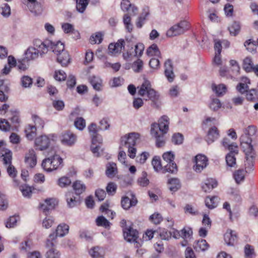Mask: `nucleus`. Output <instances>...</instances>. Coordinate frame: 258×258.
<instances>
[{"instance_id":"obj_38","label":"nucleus","mask_w":258,"mask_h":258,"mask_svg":"<svg viewBox=\"0 0 258 258\" xmlns=\"http://www.w3.org/2000/svg\"><path fill=\"white\" fill-rule=\"evenodd\" d=\"M218 198L217 197H212L210 198L207 197L205 199L206 206L209 209H212L217 206Z\"/></svg>"},{"instance_id":"obj_26","label":"nucleus","mask_w":258,"mask_h":258,"mask_svg":"<svg viewBox=\"0 0 258 258\" xmlns=\"http://www.w3.org/2000/svg\"><path fill=\"white\" fill-rule=\"evenodd\" d=\"M89 253L92 258H103L104 254L103 248L98 246L92 247Z\"/></svg>"},{"instance_id":"obj_29","label":"nucleus","mask_w":258,"mask_h":258,"mask_svg":"<svg viewBox=\"0 0 258 258\" xmlns=\"http://www.w3.org/2000/svg\"><path fill=\"white\" fill-rule=\"evenodd\" d=\"M25 132L26 138L29 140H32L36 135V126L28 124L25 127Z\"/></svg>"},{"instance_id":"obj_61","label":"nucleus","mask_w":258,"mask_h":258,"mask_svg":"<svg viewBox=\"0 0 258 258\" xmlns=\"http://www.w3.org/2000/svg\"><path fill=\"white\" fill-rule=\"evenodd\" d=\"M54 223V219L51 216L46 217L42 222V226L46 229L49 228Z\"/></svg>"},{"instance_id":"obj_54","label":"nucleus","mask_w":258,"mask_h":258,"mask_svg":"<svg viewBox=\"0 0 258 258\" xmlns=\"http://www.w3.org/2000/svg\"><path fill=\"white\" fill-rule=\"evenodd\" d=\"M178 236H180L184 239L189 238L192 233V230L190 228H183L180 231H176Z\"/></svg>"},{"instance_id":"obj_11","label":"nucleus","mask_w":258,"mask_h":258,"mask_svg":"<svg viewBox=\"0 0 258 258\" xmlns=\"http://www.w3.org/2000/svg\"><path fill=\"white\" fill-rule=\"evenodd\" d=\"M124 239L128 242H136L138 237V232L131 226L126 227L123 229Z\"/></svg>"},{"instance_id":"obj_35","label":"nucleus","mask_w":258,"mask_h":258,"mask_svg":"<svg viewBox=\"0 0 258 258\" xmlns=\"http://www.w3.org/2000/svg\"><path fill=\"white\" fill-rule=\"evenodd\" d=\"M254 64L251 57H246L243 60L242 68L246 72H251Z\"/></svg>"},{"instance_id":"obj_5","label":"nucleus","mask_w":258,"mask_h":258,"mask_svg":"<svg viewBox=\"0 0 258 258\" xmlns=\"http://www.w3.org/2000/svg\"><path fill=\"white\" fill-rule=\"evenodd\" d=\"M162 158L166 162L163 167V173H176L178 169L176 163L174 162V155L173 153L171 151L164 153L162 155Z\"/></svg>"},{"instance_id":"obj_46","label":"nucleus","mask_w":258,"mask_h":258,"mask_svg":"<svg viewBox=\"0 0 258 258\" xmlns=\"http://www.w3.org/2000/svg\"><path fill=\"white\" fill-rule=\"evenodd\" d=\"M144 50V45L143 43H139L134 46V52L132 54L134 56L140 57Z\"/></svg>"},{"instance_id":"obj_49","label":"nucleus","mask_w":258,"mask_h":258,"mask_svg":"<svg viewBox=\"0 0 258 258\" xmlns=\"http://www.w3.org/2000/svg\"><path fill=\"white\" fill-rule=\"evenodd\" d=\"M152 164L155 171H159L162 170V173H163V167L162 166L159 157H155L153 158L152 161Z\"/></svg>"},{"instance_id":"obj_36","label":"nucleus","mask_w":258,"mask_h":258,"mask_svg":"<svg viewBox=\"0 0 258 258\" xmlns=\"http://www.w3.org/2000/svg\"><path fill=\"white\" fill-rule=\"evenodd\" d=\"M149 15V10L148 8L143 9V13L138 18V21L137 22L136 25L138 28H141L144 24V21L146 20Z\"/></svg>"},{"instance_id":"obj_17","label":"nucleus","mask_w":258,"mask_h":258,"mask_svg":"<svg viewBox=\"0 0 258 258\" xmlns=\"http://www.w3.org/2000/svg\"><path fill=\"white\" fill-rule=\"evenodd\" d=\"M164 68V74L166 77L170 82H172L174 79L175 75L173 71L172 63L170 59H168L165 62Z\"/></svg>"},{"instance_id":"obj_27","label":"nucleus","mask_w":258,"mask_h":258,"mask_svg":"<svg viewBox=\"0 0 258 258\" xmlns=\"http://www.w3.org/2000/svg\"><path fill=\"white\" fill-rule=\"evenodd\" d=\"M49 49L52 50L54 54L57 55L63 51H65L64 45L63 43L60 41H57L56 43L51 41V44Z\"/></svg>"},{"instance_id":"obj_31","label":"nucleus","mask_w":258,"mask_h":258,"mask_svg":"<svg viewBox=\"0 0 258 258\" xmlns=\"http://www.w3.org/2000/svg\"><path fill=\"white\" fill-rule=\"evenodd\" d=\"M39 53L34 47H29L25 52L26 59L27 60L34 59L38 57Z\"/></svg>"},{"instance_id":"obj_64","label":"nucleus","mask_w":258,"mask_h":258,"mask_svg":"<svg viewBox=\"0 0 258 258\" xmlns=\"http://www.w3.org/2000/svg\"><path fill=\"white\" fill-rule=\"evenodd\" d=\"M18 219V217L15 216L10 217L6 224V226L9 228L14 227L16 225Z\"/></svg>"},{"instance_id":"obj_16","label":"nucleus","mask_w":258,"mask_h":258,"mask_svg":"<svg viewBox=\"0 0 258 258\" xmlns=\"http://www.w3.org/2000/svg\"><path fill=\"white\" fill-rule=\"evenodd\" d=\"M120 7L123 11L128 12L131 16H134L137 14V8L132 5L128 0H122L121 2Z\"/></svg>"},{"instance_id":"obj_20","label":"nucleus","mask_w":258,"mask_h":258,"mask_svg":"<svg viewBox=\"0 0 258 258\" xmlns=\"http://www.w3.org/2000/svg\"><path fill=\"white\" fill-rule=\"evenodd\" d=\"M66 200L69 207L73 208L80 204V197L75 196L72 192H68L66 195Z\"/></svg>"},{"instance_id":"obj_42","label":"nucleus","mask_w":258,"mask_h":258,"mask_svg":"<svg viewBox=\"0 0 258 258\" xmlns=\"http://www.w3.org/2000/svg\"><path fill=\"white\" fill-rule=\"evenodd\" d=\"M73 188L77 195L83 193L86 189L85 184H83L80 181H76L73 183Z\"/></svg>"},{"instance_id":"obj_32","label":"nucleus","mask_w":258,"mask_h":258,"mask_svg":"<svg viewBox=\"0 0 258 258\" xmlns=\"http://www.w3.org/2000/svg\"><path fill=\"white\" fill-rule=\"evenodd\" d=\"M242 81L243 83H240L237 86V90L241 94H243L245 92H247L248 89V86L247 83H250L249 80L247 78H242Z\"/></svg>"},{"instance_id":"obj_25","label":"nucleus","mask_w":258,"mask_h":258,"mask_svg":"<svg viewBox=\"0 0 258 258\" xmlns=\"http://www.w3.org/2000/svg\"><path fill=\"white\" fill-rule=\"evenodd\" d=\"M167 184L169 189L172 192L178 190L181 187L180 180L177 178H171L168 180Z\"/></svg>"},{"instance_id":"obj_9","label":"nucleus","mask_w":258,"mask_h":258,"mask_svg":"<svg viewBox=\"0 0 258 258\" xmlns=\"http://www.w3.org/2000/svg\"><path fill=\"white\" fill-rule=\"evenodd\" d=\"M194 163L195 164L193 166L194 170L196 172L200 173L207 166L208 159L206 156L199 154L195 156Z\"/></svg>"},{"instance_id":"obj_13","label":"nucleus","mask_w":258,"mask_h":258,"mask_svg":"<svg viewBox=\"0 0 258 258\" xmlns=\"http://www.w3.org/2000/svg\"><path fill=\"white\" fill-rule=\"evenodd\" d=\"M88 130L90 136L92 138V144L95 145L97 143H102V139L97 133V125L94 123H92L88 126Z\"/></svg>"},{"instance_id":"obj_63","label":"nucleus","mask_w":258,"mask_h":258,"mask_svg":"<svg viewBox=\"0 0 258 258\" xmlns=\"http://www.w3.org/2000/svg\"><path fill=\"white\" fill-rule=\"evenodd\" d=\"M221 107V103L220 100L217 98L213 99L210 104V108L214 111L218 110Z\"/></svg>"},{"instance_id":"obj_48","label":"nucleus","mask_w":258,"mask_h":258,"mask_svg":"<svg viewBox=\"0 0 258 258\" xmlns=\"http://www.w3.org/2000/svg\"><path fill=\"white\" fill-rule=\"evenodd\" d=\"M230 34L236 36L240 31V26L239 22H234L228 28Z\"/></svg>"},{"instance_id":"obj_41","label":"nucleus","mask_w":258,"mask_h":258,"mask_svg":"<svg viewBox=\"0 0 258 258\" xmlns=\"http://www.w3.org/2000/svg\"><path fill=\"white\" fill-rule=\"evenodd\" d=\"M50 247L46 253V258H60V252L53 246Z\"/></svg>"},{"instance_id":"obj_15","label":"nucleus","mask_w":258,"mask_h":258,"mask_svg":"<svg viewBox=\"0 0 258 258\" xmlns=\"http://www.w3.org/2000/svg\"><path fill=\"white\" fill-rule=\"evenodd\" d=\"M224 240L228 245H234L237 241L236 232L231 229H228L224 234Z\"/></svg>"},{"instance_id":"obj_37","label":"nucleus","mask_w":258,"mask_h":258,"mask_svg":"<svg viewBox=\"0 0 258 258\" xmlns=\"http://www.w3.org/2000/svg\"><path fill=\"white\" fill-rule=\"evenodd\" d=\"M61 28L65 33L68 34L70 33H76L77 34V38H79L80 37L79 33L78 31H75L73 25L68 23H63L61 25Z\"/></svg>"},{"instance_id":"obj_44","label":"nucleus","mask_w":258,"mask_h":258,"mask_svg":"<svg viewBox=\"0 0 258 258\" xmlns=\"http://www.w3.org/2000/svg\"><path fill=\"white\" fill-rule=\"evenodd\" d=\"M123 22L126 30L131 32L133 29V25L131 23V18L128 14H125L123 17Z\"/></svg>"},{"instance_id":"obj_24","label":"nucleus","mask_w":258,"mask_h":258,"mask_svg":"<svg viewBox=\"0 0 258 258\" xmlns=\"http://www.w3.org/2000/svg\"><path fill=\"white\" fill-rule=\"evenodd\" d=\"M133 197L132 199H130L127 197H124L122 198L121 204L122 207L125 210L128 209L132 206H135L137 203V200L134 198V196L131 194Z\"/></svg>"},{"instance_id":"obj_60","label":"nucleus","mask_w":258,"mask_h":258,"mask_svg":"<svg viewBox=\"0 0 258 258\" xmlns=\"http://www.w3.org/2000/svg\"><path fill=\"white\" fill-rule=\"evenodd\" d=\"M143 62L140 59H138L137 61H135L132 66L133 69L135 72H140L143 69Z\"/></svg>"},{"instance_id":"obj_28","label":"nucleus","mask_w":258,"mask_h":258,"mask_svg":"<svg viewBox=\"0 0 258 258\" xmlns=\"http://www.w3.org/2000/svg\"><path fill=\"white\" fill-rule=\"evenodd\" d=\"M209 245L205 239H200L195 242L194 244V248L197 251H205L207 250Z\"/></svg>"},{"instance_id":"obj_52","label":"nucleus","mask_w":258,"mask_h":258,"mask_svg":"<svg viewBox=\"0 0 258 258\" xmlns=\"http://www.w3.org/2000/svg\"><path fill=\"white\" fill-rule=\"evenodd\" d=\"M74 125L77 129L82 131L86 126V121L83 117H77L74 122Z\"/></svg>"},{"instance_id":"obj_21","label":"nucleus","mask_w":258,"mask_h":258,"mask_svg":"<svg viewBox=\"0 0 258 258\" xmlns=\"http://www.w3.org/2000/svg\"><path fill=\"white\" fill-rule=\"evenodd\" d=\"M219 137V132L216 126L211 127L208 132L206 141L210 144L214 142Z\"/></svg>"},{"instance_id":"obj_10","label":"nucleus","mask_w":258,"mask_h":258,"mask_svg":"<svg viewBox=\"0 0 258 258\" xmlns=\"http://www.w3.org/2000/svg\"><path fill=\"white\" fill-rule=\"evenodd\" d=\"M34 47L37 49L40 54H43L47 52L51 44V41L49 40H45L42 41L41 40L36 39L33 42Z\"/></svg>"},{"instance_id":"obj_7","label":"nucleus","mask_w":258,"mask_h":258,"mask_svg":"<svg viewBox=\"0 0 258 258\" xmlns=\"http://www.w3.org/2000/svg\"><path fill=\"white\" fill-rule=\"evenodd\" d=\"M189 28V23L186 21H181L173 25L166 32L168 37H173L184 33Z\"/></svg>"},{"instance_id":"obj_56","label":"nucleus","mask_w":258,"mask_h":258,"mask_svg":"<svg viewBox=\"0 0 258 258\" xmlns=\"http://www.w3.org/2000/svg\"><path fill=\"white\" fill-rule=\"evenodd\" d=\"M235 155L228 154L226 156V161L228 166L234 167L236 165Z\"/></svg>"},{"instance_id":"obj_57","label":"nucleus","mask_w":258,"mask_h":258,"mask_svg":"<svg viewBox=\"0 0 258 258\" xmlns=\"http://www.w3.org/2000/svg\"><path fill=\"white\" fill-rule=\"evenodd\" d=\"M138 184L143 187L146 186L149 183V180L147 178V174L146 172H143L142 173V176L139 177L138 179Z\"/></svg>"},{"instance_id":"obj_45","label":"nucleus","mask_w":258,"mask_h":258,"mask_svg":"<svg viewBox=\"0 0 258 258\" xmlns=\"http://www.w3.org/2000/svg\"><path fill=\"white\" fill-rule=\"evenodd\" d=\"M245 173L243 169H238L234 172L233 176L236 183H239L244 180Z\"/></svg>"},{"instance_id":"obj_34","label":"nucleus","mask_w":258,"mask_h":258,"mask_svg":"<svg viewBox=\"0 0 258 258\" xmlns=\"http://www.w3.org/2000/svg\"><path fill=\"white\" fill-rule=\"evenodd\" d=\"M116 172L117 168L115 163H108L106 165V174L108 177H113Z\"/></svg>"},{"instance_id":"obj_14","label":"nucleus","mask_w":258,"mask_h":258,"mask_svg":"<svg viewBox=\"0 0 258 258\" xmlns=\"http://www.w3.org/2000/svg\"><path fill=\"white\" fill-rule=\"evenodd\" d=\"M77 140V136L70 131H67L63 133L61 137V143L66 145L71 146L73 145Z\"/></svg>"},{"instance_id":"obj_4","label":"nucleus","mask_w":258,"mask_h":258,"mask_svg":"<svg viewBox=\"0 0 258 258\" xmlns=\"http://www.w3.org/2000/svg\"><path fill=\"white\" fill-rule=\"evenodd\" d=\"M62 164V159L58 155H54L44 159L41 166L44 170L50 172L61 167Z\"/></svg>"},{"instance_id":"obj_1","label":"nucleus","mask_w":258,"mask_h":258,"mask_svg":"<svg viewBox=\"0 0 258 258\" xmlns=\"http://www.w3.org/2000/svg\"><path fill=\"white\" fill-rule=\"evenodd\" d=\"M169 118L167 116H163L159 120V123L151 124V134L156 139L157 147H163L165 143V135L168 131Z\"/></svg>"},{"instance_id":"obj_40","label":"nucleus","mask_w":258,"mask_h":258,"mask_svg":"<svg viewBox=\"0 0 258 258\" xmlns=\"http://www.w3.org/2000/svg\"><path fill=\"white\" fill-rule=\"evenodd\" d=\"M212 90L214 91L218 96H221L225 94L226 92V87L224 84H219L216 85H212Z\"/></svg>"},{"instance_id":"obj_12","label":"nucleus","mask_w":258,"mask_h":258,"mask_svg":"<svg viewBox=\"0 0 258 258\" xmlns=\"http://www.w3.org/2000/svg\"><path fill=\"white\" fill-rule=\"evenodd\" d=\"M35 144L38 150L43 151L49 147L50 139L46 136H41L35 139Z\"/></svg>"},{"instance_id":"obj_58","label":"nucleus","mask_w":258,"mask_h":258,"mask_svg":"<svg viewBox=\"0 0 258 258\" xmlns=\"http://www.w3.org/2000/svg\"><path fill=\"white\" fill-rule=\"evenodd\" d=\"M183 136L180 133L174 134L172 138V142L175 145H179L182 143Z\"/></svg>"},{"instance_id":"obj_43","label":"nucleus","mask_w":258,"mask_h":258,"mask_svg":"<svg viewBox=\"0 0 258 258\" xmlns=\"http://www.w3.org/2000/svg\"><path fill=\"white\" fill-rule=\"evenodd\" d=\"M89 0H76V9L81 13H83L89 4Z\"/></svg>"},{"instance_id":"obj_19","label":"nucleus","mask_w":258,"mask_h":258,"mask_svg":"<svg viewBox=\"0 0 258 258\" xmlns=\"http://www.w3.org/2000/svg\"><path fill=\"white\" fill-rule=\"evenodd\" d=\"M25 161L31 168L34 167L37 163V157L35 152L33 149H30L26 154Z\"/></svg>"},{"instance_id":"obj_8","label":"nucleus","mask_w":258,"mask_h":258,"mask_svg":"<svg viewBox=\"0 0 258 258\" xmlns=\"http://www.w3.org/2000/svg\"><path fill=\"white\" fill-rule=\"evenodd\" d=\"M139 138V134L135 133H132L128 135H125L121 138L120 149L127 146H135L137 140Z\"/></svg>"},{"instance_id":"obj_33","label":"nucleus","mask_w":258,"mask_h":258,"mask_svg":"<svg viewBox=\"0 0 258 258\" xmlns=\"http://www.w3.org/2000/svg\"><path fill=\"white\" fill-rule=\"evenodd\" d=\"M69 230V226L66 224L62 223L58 225L55 232L58 236L62 237L68 233Z\"/></svg>"},{"instance_id":"obj_62","label":"nucleus","mask_w":258,"mask_h":258,"mask_svg":"<svg viewBox=\"0 0 258 258\" xmlns=\"http://www.w3.org/2000/svg\"><path fill=\"white\" fill-rule=\"evenodd\" d=\"M106 191L109 195H113L116 190L117 186L113 182H109L106 186Z\"/></svg>"},{"instance_id":"obj_22","label":"nucleus","mask_w":258,"mask_h":258,"mask_svg":"<svg viewBox=\"0 0 258 258\" xmlns=\"http://www.w3.org/2000/svg\"><path fill=\"white\" fill-rule=\"evenodd\" d=\"M217 186V181L213 178L207 179L202 185L203 190L205 192H210Z\"/></svg>"},{"instance_id":"obj_23","label":"nucleus","mask_w":258,"mask_h":258,"mask_svg":"<svg viewBox=\"0 0 258 258\" xmlns=\"http://www.w3.org/2000/svg\"><path fill=\"white\" fill-rule=\"evenodd\" d=\"M57 60L62 67H67L71 61L70 55L67 51H63L62 53L56 55Z\"/></svg>"},{"instance_id":"obj_50","label":"nucleus","mask_w":258,"mask_h":258,"mask_svg":"<svg viewBox=\"0 0 258 258\" xmlns=\"http://www.w3.org/2000/svg\"><path fill=\"white\" fill-rule=\"evenodd\" d=\"M21 83L22 87L24 88H29L32 85L33 80L31 77L28 76H24L21 78Z\"/></svg>"},{"instance_id":"obj_55","label":"nucleus","mask_w":258,"mask_h":258,"mask_svg":"<svg viewBox=\"0 0 258 258\" xmlns=\"http://www.w3.org/2000/svg\"><path fill=\"white\" fill-rule=\"evenodd\" d=\"M149 220L151 222L157 225L160 223L162 221L163 218L161 214L158 213H155L150 216Z\"/></svg>"},{"instance_id":"obj_2","label":"nucleus","mask_w":258,"mask_h":258,"mask_svg":"<svg viewBox=\"0 0 258 258\" xmlns=\"http://www.w3.org/2000/svg\"><path fill=\"white\" fill-rule=\"evenodd\" d=\"M240 145L245 153V166L250 167L253 166V159L255 157V152L251 145V139L246 133H244L240 138Z\"/></svg>"},{"instance_id":"obj_3","label":"nucleus","mask_w":258,"mask_h":258,"mask_svg":"<svg viewBox=\"0 0 258 258\" xmlns=\"http://www.w3.org/2000/svg\"><path fill=\"white\" fill-rule=\"evenodd\" d=\"M138 94L140 96H144L147 95L148 99L151 100L154 105H156L159 99V95L157 93L151 88L150 82L145 80L141 87H138Z\"/></svg>"},{"instance_id":"obj_18","label":"nucleus","mask_w":258,"mask_h":258,"mask_svg":"<svg viewBox=\"0 0 258 258\" xmlns=\"http://www.w3.org/2000/svg\"><path fill=\"white\" fill-rule=\"evenodd\" d=\"M124 47V41L119 40L116 43H110L108 46V53L111 54H115L120 53L122 48Z\"/></svg>"},{"instance_id":"obj_39","label":"nucleus","mask_w":258,"mask_h":258,"mask_svg":"<svg viewBox=\"0 0 258 258\" xmlns=\"http://www.w3.org/2000/svg\"><path fill=\"white\" fill-rule=\"evenodd\" d=\"M148 56H160L161 53L157 45L155 44L151 45L147 50L146 52Z\"/></svg>"},{"instance_id":"obj_53","label":"nucleus","mask_w":258,"mask_h":258,"mask_svg":"<svg viewBox=\"0 0 258 258\" xmlns=\"http://www.w3.org/2000/svg\"><path fill=\"white\" fill-rule=\"evenodd\" d=\"M102 34L100 32H97L95 34L92 35L90 39L91 43L96 44L100 43L102 41Z\"/></svg>"},{"instance_id":"obj_47","label":"nucleus","mask_w":258,"mask_h":258,"mask_svg":"<svg viewBox=\"0 0 258 258\" xmlns=\"http://www.w3.org/2000/svg\"><path fill=\"white\" fill-rule=\"evenodd\" d=\"M71 179L66 176H62L59 178L57 181V183L59 186L61 188L67 187L71 184Z\"/></svg>"},{"instance_id":"obj_30","label":"nucleus","mask_w":258,"mask_h":258,"mask_svg":"<svg viewBox=\"0 0 258 258\" xmlns=\"http://www.w3.org/2000/svg\"><path fill=\"white\" fill-rule=\"evenodd\" d=\"M89 81L94 89L97 91L101 90L102 81L99 77L91 76L89 78Z\"/></svg>"},{"instance_id":"obj_59","label":"nucleus","mask_w":258,"mask_h":258,"mask_svg":"<svg viewBox=\"0 0 258 258\" xmlns=\"http://www.w3.org/2000/svg\"><path fill=\"white\" fill-rule=\"evenodd\" d=\"M245 255L247 258H252L254 255V248L251 245L246 244L244 247Z\"/></svg>"},{"instance_id":"obj_51","label":"nucleus","mask_w":258,"mask_h":258,"mask_svg":"<svg viewBox=\"0 0 258 258\" xmlns=\"http://www.w3.org/2000/svg\"><path fill=\"white\" fill-rule=\"evenodd\" d=\"M96 225L98 226H102L107 228L109 226V222L103 216H101L96 219Z\"/></svg>"},{"instance_id":"obj_6","label":"nucleus","mask_w":258,"mask_h":258,"mask_svg":"<svg viewBox=\"0 0 258 258\" xmlns=\"http://www.w3.org/2000/svg\"><path fill=\"white\" fill-rule=\"evenodd\" d=\"M2 152V156L1 157L2 161L3 162L4 164L6 165H9V166L7 168V172L11 177L15 178L16 176L17 172L14 166L11 165L12 158V152L7 149L4 150ZM14 181L18 184L17 181L15 179H14Z\"/></svg>"}]
</instances>
